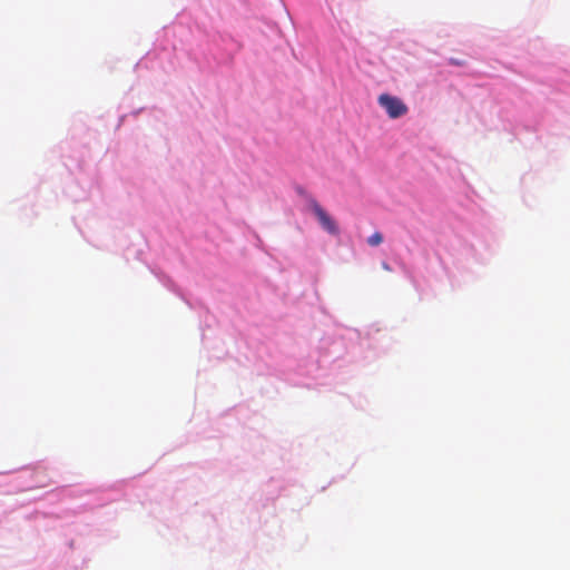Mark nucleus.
<instances>
[{
	"instance_id": "7ed1b4c3",
	"label": "nucleus",
	"mask_w": 570,
	"mask_h": 570,
	"mask_svg": "<svg viewBox=\"0 0 570 570\" xmlns=\"http://www.w3.org/2000/svg\"><path fill=\"white\" fill-rule=\"evenodd\" d=\"M383 242V235L380 233V232H375L373 233L368 238H367V244L372 247H375V246H379L380 244H382Z\"/></svg>"
},
{
	"instance_id": "39448f33",
	"label": "nucleus",
	"mask_w": 570,
	"mask_h": 570,
	"mask_svg": "<svg viewBox=\"0 0 570 570\" xmlns=\"http://www.w3.org/2000/svg\"><path fill=\"white\" fill-rule=\"evenodd\" d=\"M383 268L390 271V266L386 263H383Z\"/></svg>"
},
{
	"instance_id": "f257e3e1",
	"label": "nucleus",
	"mask_w": 570,
	"mask_h": 570,
	"mask_svg": "<svg viewBox=\"0 0 570 570\" xmlns=\"http://www.w3.org/2000/svg\"><path fill=\"white\" fill-rule=\"evenodd\" d=\"M379 105L385 109L387 116L392 119L400 118L407 114V106L399 97L389 94H381L377 98Z\"/></svg>"
},
{
	"instance_id": "f03ea898",
	"label": "nucleus",
	"mask_w": 570,
	"mask_h": 570,
	"mask_svg": "<svg viewBox=\"0 0 570 570\" xmlns=\"http://www.w3.org/2000/svg\"><path fill=\"white\" fill-rule=\"evenodd\" d=\"M309 206L323 229H325L328 234L334 236L340 234V229L336 222L325 212V209L315 199L309 200Z\"/></svg>"
},
{
	"instance_id": "20e7f679",
	"label": "nucleus",
	"mask_w": 570,
	"mask_h": 570,
	"mask_svg": "<svg viewBox=\"0 0 570 570\" xmlns=\"http://www.w3.org/2000/svg\"><path fill=\"white\" fill-rule=\"evenodd\" d=\"M449 62L451 65H454V66H464L465 65V61L463 60H459V59H454V58H450L449 59Z\"/></svg>"
}]
</instances>
